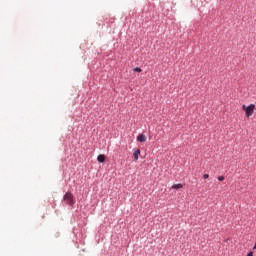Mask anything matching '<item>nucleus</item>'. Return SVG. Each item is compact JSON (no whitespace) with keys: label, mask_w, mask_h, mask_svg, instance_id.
I'll return each mask as SVG.
<instances>
[{"label":"nucleus","mask_w":256,"mask_h":256,"mask_svg":"<svg viewBox=\"0 0 256 256\" xmlns=\"http://www.w3.org/2000/svg\"><path fill=\"white\" fill-rule=\"evenodd\" d=\"M172 189H183V184H181V183L173 184Z\"/></svg>","instance_id":"obj_6"},{"label":"nucleus","mask_w":256,"mask_h":256,"mask_svg":"<svg viewBox=\"0 0 256 256\" xmlns=\"http://www.w3.org/2000/svg\"><path fill=\"white\" fill-rule=\"evenodd\" d=\"M133 151H134L133 155H134L135 161H139V155H141V150H139L138 148H134Z\"/></svg>","instance_id":"obj_3"},{"label":"nucleus","mask_w":256,"mask_h":256,"mask_svg":"<svg viewBox=\"0 0 256 256\" xmlns=\"http://www.w3.org/2000/svg\"><path fill=\"white\" fill-rule=\"evenodd\" d=\"M218 181H225V176H219Z\"/></svg>","instance_id":"obj_8"},{"label":"nucleus","mask_w":256,"mask_h":256,"mask_svg":"<svg viewBox=\"0 0 256 256\" xmlns=\"http://www.w3.org/2000/svg\"><path fill=\"white\" fill-rule=\"evenodd\" d=\"M64 201L67 203V205H70V207L75 205V200H73V194H71V192H66L64 195Z\"/></svg>","instance_id":"obj_2"},{"label":"nucleus","mask_w":256,"mask_h":256,"mask_svg":"<svg viewBox=\"0 0 256 256\" xmlns=\"http://www.w3.org/2000/svg\"><path fill=\"white\" fill-rule=\"evenodd\" d=\"M203 179H209V174H204Z\"/></svg>","instance_id":"obj_9"},{"label":"nucleus","mask_w":256,"mask_h":256,"mask_svg":"<svg viewBox=\"0 0 256 256\" xmlns=\"http://www.w3.org/2000/svg\"><path fill=\"white\" fill-rule=\"evenodd\" d=\"M242 109L245 111L246 117H251V115H253L255 112V104H250L248 106L243 105Z\"/></svg>","instance_id":"obj_1"},{"label":"nucleus","mask_w":256,"mask_h":256,"mask_svg":"<svg viewBox=\"0 0 256 256\" xmlns=\"http://www.w3.org/2000/svg\"><path fill=\"white\" fill-rule=\"evenodd\" d=\"M133 71H135L136 73H141V68L140 67H135L133 69Z\"/></svg>","instance_id":"obj_7"},{"label":"nucleus","mask_w":256,"mask_h":256,"mask_svg":"<svg viewBox=\"0 0 256 256\" xmlns=\"http://www.w3.org/2000/svg\"><path fill=\"white\" fill-rule=\"evenodd\" d=\"M97 161L98 163H105V155L103 154L98 155Z\"/></svg>","instance_id":"obj_5"},{"label":"nucleus","mask_w":256,"mask_h":256,"mask_svg":"<svg viewBox=\"0 0 256 256\" xmlns=\"http://www.w3.org/2000/svg\"><path fill=\"white\" fill-rule=\"evenodd\" d=\"M255 249H256V242H255V245H254V247H253V251H255Z\"/></svg>","instance_id":"obj_11"},{"label":"nucleus","mask_w":256,"mask_h":256,"mask_svg":"<svg viewBox=\"0 0 256 256\" xmlns=\"http://www.w3.org/2000/svg\"><path fill=\"white\" fill-rule=\"evenodd\" d=\"M137 141H139V143H145V141H147V137H145L144 134H139L137 136Z\"/></svg>","instance_id":"obj_4"},{"label":"nucleus","mask_w":256,"mask_h":256,"mask_svg":"<svg viewBox=\"0 0 256 256\" xmlns=\"http://www.w3.org/2000/svg\"><path fill=\"white\" fill-rule=\"evenodd\" d=\"M247 256H253V252H248Z\"/></svg>","instance_id":"obj_10"}]
</instances>
